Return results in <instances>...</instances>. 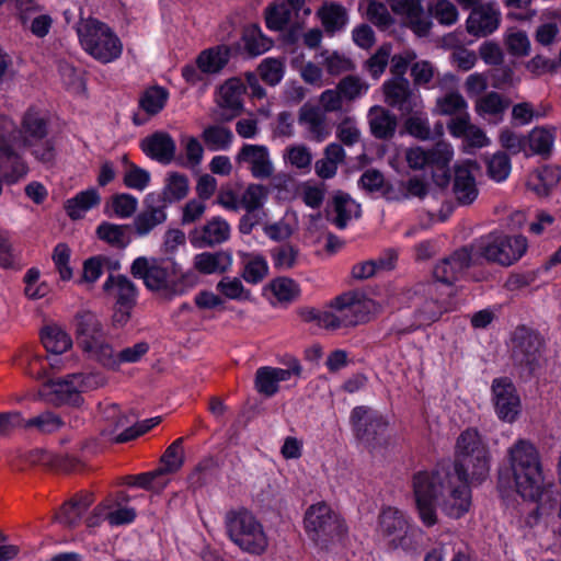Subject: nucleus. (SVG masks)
<instances>
[{"label":"nucleus","instance_id":"obj_2","mask_svg":"<svg viewBox=\"0 0 561 561\" xmlns=\"http://www.w3.org/2000/svg\"><path fill=\"white\" fill-rule=\"evenodd\" d=\"M508 462L516 491L524 497L538 504L526 518V524L534 527L539 523L548 524L556 503L550 499V485L545 483L539 454L526 439H518L507 450Z\"/></svg>","mask_w":561,"mask_h":561},{"label":"nucleus","instance_id":"obj_3","mask_svg":"<svg viewBox=\"0 0 561 561\" xmlns=\"http://www.w3.org/2000/svg\"><path fill=\"white\" fill-rule=\"evenodd\" d=\"M130 274L141 279L149 291L159 293L167 300L185 295L197 284V275L183 271L174 256H138L130 265Z\"/></svg>","mask_w":561,"mask_h":561},{"label":"nucleus","instance_id":"obj_14","mask_svg":"<svg viewBox=\"0 0 561 561\" xmlns=\"http://www.w3.org/2000/svg\"><path fill=\"white\" fill-rule=\"evenodd\" d=\"M284 364L286 368L262 366L255 371L253 386L259 394L272 398L280 391L283 382L301 376L302 366L296 357H288Z\"/></svg>","mask_w":561,"mask_h":561},{"label":"nucleus","instance_id":"obj_32","mask_svg":"<svg viewBox=\"0 0 561 561\" xmlns=\"http://www.w3.org/2000/svg\"><path fill=\"white\" fill-rule=\"evenodd\" d=\"M187 194L188 178L179 172H169L162 192L147 194V202H154L167 208L168 205L185 198Z\"/></svg>","mask_w":561,"mask_h":561},{"label":"nucleus","instance_id":"obj_16","mask_svg":"<svg viewBox=\"0 0 561 561\" xmlns=\"http://www.w3.org/2000/svg\"><path fill=\"white\" fill-rule=\"evenodd\" d=\"M491 392L496 416L503 422L514 423L522 413V400L514 383L505 377L495 378Z\"/></svg>","mask_w":561,"mask_h":561},{"label":"nucleus","instance_id":"obj_8","mask_svg":"<svg viewBox=\"0 0 561 561\" xmlns=\"http://www.w3.org/2000/svg\"><path fill=\"white\" fill-rule=\"evenodd\" d=\"M405 161L410 169L428 172L435 182L443 185L449 178V165L455 152L451 144L438 141L426 149L422 146H414L405 149Z\"/></svg>","mask_w":561,"mask_h":561},{"label":"nucleus","instance_id":"obj_54","mask_svg":"<svg viewBox=\"0 0 561 561\" xmlns=\"http://www.w3.org/2000/svg\"><path fill=\"white\" fill-rule=\"evenodd\" d=\"M203 139L211 151L226 150L232 142L233 135L229 128L211 125L204 129Z\"/></svg>","mask_w":561,"mask_h":561},{"label":"nucleus","instance_id":"obj_31","mask_svg":"<svg viewBox=\"0 0 561 561\" xmlns=\"http://www.w3.org/2000/svg\"><path fill=\"white\" fill-rule=\"evenodd\" d=\"M447 128L455 138L465 139V151L470 152V148L479 149L490 145V139L485 133L478 126L470 123L469 115L451 118Z\"/></svg>","mask_w":561,"mask_h":561},{"label":"nucleus","instance_id":"obj_37","mask_svg":"<svg viewBox=\"0 0 561 561\" xmlns=\"http://www.w3.org/2000/svg\"><path fill=\"white\" fill-rule=\"evenodd\" d=\"M333 215L332 222L339 228L344 229L353 220L359 217L360 206L348 194L337 192L332 202Z\"/></svg>","mask_w":561,"mask_h":561},{"label":"nucleus","instance_id":"obj_4","mask_svg":"<svg viewBox=\"0 0 561 561\" xmlns=\"http://www.w3.org/2000/svg\"><path fill=\"white\" fill-rule=\"evenodd\" d=\"M379 306L358 291H347L332 299L322 310H310L308 320L327 330H339L364 323L378 312Z\"/></svg>","mask_w":561,"mask_h":561},{"label":"nucleus","instance_id":"obj_58","mask_svg":"<svg viewBox=\"0 0 561 561\" xmlns=\"http://www.w3.org/2000/svg\"><path fill=\"white\" fill-rule=\"evenodd\" d=\"M268 546V538L262 524L248 518V553L260 556Z\"/></svg>","mask_w":561,"mask_h":561},{"label":"nucleus","instance_id":"obj_13","mask_svg":"<svg viewBox=\"0 0 561 561\" xmlns=\"http://www.w3.org/2000/svg\"><path fill=\"white\" fill-rule=\"evenodd\" d=\"M16 134L15 123L0 113V168L10 167V171L4 173L8 184L16 183L28 172L25 161L14 149Z\"/></svg>","mask_w":561,"mask_h":561},{"label":"nucleus","instance_id":"obj_44","mask_svg":"<svg viewBox=\"0 0 561 561\" xmlns=\"http://www.w3.org/2000/svg\"><path fill=\"white\" fill-rule=\"evenodd\" d=\"M264 295L272 304L289 302L298 297L299 286L290 278L278 277L264 289Z\"/></svg>","mask_w":561,"mask_h":561},{"label":"nucleus","instance_id":"obj_38","mask_svg":"<svg viewBox=\"0 0 561 561\" xmlns=\"http://www.w3.org/2000/svg\"><path fill=\"white\" fill-rule=\"evenodd\" d=\"M232 264V256L229 252H202L194 256V267L201 274H221Z\"/></svg>","mask_w":561,"mask_h":561},{"label":"nucleus","instance_id":"obj_42","mask_svg":"<svg viewBox=\"0 0 561 561\" xmlns=\"http://www.w3.org/2000/svg\"><path fill=\"white\" fill-rule=\"evenodd\" d=\"M218 471V466L213 458L202 459L187 477L188 489L195 493L211 484L216 480Z\"/></svg>","mask_w":561,"mask_h":561},{"label":"nucleus","instance_id":"obj_12","mask_svg":"<svg viewBox=\"0 0 561 561\" xmlns=\"http://www.w3.org/2000/svg\"><path fill=\"white\" fill-rule=\"evenodd\" d=\"M528 248L524 236L489 234L477 241L476 253L488 261L511 265L518 261Z\"/></svg>","mask_w":561,"mask_h":561},{"label":"nucleus","instance_id":"obj_36","mask_svg":"<svg viewBox=\"0 0 561 561\" xmlns=\"http://www.w3.org/2000/svg\"><path fill=\"white\" fill-rule=\"evenodd\" d=\"M146 209L139 213L134 219L136 233L145 237L150 233L158 225L167 220L165 207L154 202H147L145 197Z\"/></svg>","mask_w":561,"mask_h":561},{"label":"nucleus","instance_id":"obj_61","mask_svg":"<svg viewBox=\"0 0 561 561\" xmlns=\"http://www.w3.org/2000/svg\"><path fill=\"white\" fill-rule=\"evenodd\" d=\"M151 181V174L146 169L140 168L134 162H128L127 170L123 176V184L130 190L142 192Z\"/></svg>","mask_w":561,"mask_h":561},{"label":"nucleus","instance_id":"obj_7","mask_svg":"<svg viewBox=\"0 0 561 561\" xmlns=\"http://www.w3.org/2000/svg\"><path fill=\"white\" fill-rule=\"evenodd\" d=\"M78 346L90 359L111 363V343L99 317L92 311H80L73 319Z\"/></svg>","mask_w":561,"mask_h":561},{"label":"nucleus","instance_id":"obj_10","mask_svg":"<svg viewBox=\"0 0 561 561\" xmlns=\"http://www.w3.org/2000/svg\"><path fill=\"white\" fill-rule=\"evenodd\" d=\"M304 527L308 537L321 547L339 540L346 531L344 520L323 502L308 507Z\"/></svg>","mask_w":561,"mask_h":561},{"label":"nucleus","instance_id":"obj_50","mask_svg":"<svg viewBox=\"0 0 561 561\" xmlns=\"http://www.w3.org/2000/svg\"><path fill=\"white\" fill-rule=\"evenodd\" d=\"M65 422L62 419L51 411H45L34 417L25 420L23 417L22 428L36 430L41 434H53L58 432Z\"/></svg>","mask_w":561,"mask_h":561},{"label":"nucleus","instance_id":"obj_59","mask_svg":"<svg viewBox=\"0 0 561 561\" xmlns=\"http://www.w3.org/2000/svg\"><path fill=\"white\" fill-rule=\"evenodd\" d=\"M70 257L71 250L67 243L59 242L55 245L51 260L62 282H69L73 276V270L70 266Z\"/></svg>","mask_w":561,"mask_h":561},{"label":"nucleus","instance_id":"obj_18","mask_svg":"<svg viewBox=\"0 0 561 561\" xmlns=\"http://www.w3.org/2000/svg\"><path fill=\"white\" fill-rule=\"evenodd\" d=\"M385 102L397 107L403 114H410L414 108H422L423 103L419 94L411 92L410 83L404 77H393L382 84Z\"/></svg>","mask_w":561,"mask_h":561},{"label":"nucleus","instance_id":"obj_33","mask_svg":"<svg viewBox=\"0 0 561 561\" xmlns=\"http://www.w3.org/2000/svg\"><path fill=\"white\" fill-rule=\"evenodd\" d=\"M100 204L101 195L99 191L95 187H90L68 198L64 204V209L71 220H79Z\"/></svg>","mask_w":561,"mask_h":561},{"label":"nucleus","instance_id":"obj_29","mask_svg":"<svg viewBox=\"0 0 561 561\" xmlns=\"http://www.w3.org/2000/svg\"><path fill=\"white\" fill-rule=\"evenodd\" d=\"M471 262L472 255L469 250L460 249L435 266L434 277L436 282L447 287L449 295L451 291V283L465 272Z\"/></svg>","mask_w":561,"mask_h":561},{"label":"nucleus","instance_id":"obj_52","mask_svg":"<svg viewBox=\"0 0 561 561\" xmlns=\"http://www.w3.org/2000/svg\"><path fill=\"white\" fill-rule=\"evenodd\" d=\"M318 15L328 32H336L347 23L346 10L336 3H327L319 11Z\"/></svg>","mask_w":561,"mask_h":561},{"label":"nucleus","instance_id":"obj_26","mask_svg":"<svg viewBox=\"0 0 561 561\" xmlns=\"http://www.w3.org/2000/svg\"><path fill=\"white\" fill-rule=\"evenodd\" d=\"M434 291H437L436 283L428 286V293L433 295ZM450 309L451 304L449 301L446 299H434L433 296H431L417 304L414 313V321L401 331L409 332L422 327H427L437 321L444 312H447Z\"/></svg>","mask_w":561,"mask_h":561},{"label":"nucleus","instance_id":"obj_1","mask_svg":"<svg viewBox=\"0 0 561 561\" xmlns=\"http://www.w3.org/2000/svg\"><path fill=\"white\" fill-rule=\"evenodd\" d=\"M470 478H458V472L419 471L412 478L415 506L421 522L427 526L437 523L436 508L450 518H461L472 503Z\"/></svg>","mask_w":561,"mask_h":561},{"label":"nucleus","instance_id":"obj_27","mask_svg":"<svg viewBox=\"0 0 561 561\" xmlns=\"http://www.w3.org/2000/svg\"><path fill=\"white\" fill-rule=\"evenodd\" d=\"M141 151L151 160L161 164H169L175 158L176 144L167 131H154L141 139Z\"/></svg>","mask_w":561,"mask_h":561},{"label":"nucleus","instance_id":"obj_35","mask_svg":"<svg viewBox=\"0 0 561 561\" xmlns=\"http://www.w3.org/2000/svg\"><path fill=\"white\" fill-rule=\"evenodd\" d=\"M230 58V47L224 44L202 50L196 57V64L204 73L220 72Z\"/></svg>","mask_w":561,"mask_h":561},{"label":"nucleus","instance_id":"obj_28","mask_svg":"<svg viewBox=\"0 0 561 561\" xmlns=\"http://www.w3.org/2000/svg\"><path fill=\"white\" fill-rule=\"evenodd\" d=\"M49 117L36 106H30L22 116L20 134L23 145H33L48 136Z\"/></svg>","mask_w":561,"mask_h":561},{"label":"nucleus","instance_id":"obj_45","mask_svg":"<svg viewBox=\"0 0 561 561\" xmlns=\"http://www.w3.org/2000/svg\"><path fill=\"white\" fill-rule=\"evenodd\" d=\"M226 533L229 539L245 551V507L230 510L225 517Z\"/></svg>","mask_w":561,"mask_h":561},{"label":"nucleus","instance_id":"obj_48","mask_svg":"<svg viewBox=\"0 0 561 561\" xmlns=\"http://www.w3.org/2000/svg\"><path fill=\"white\" fill-rule=\"evenodd\" d=\"M148 351L149 344L147 342L136 343L130 347L122 350L117 354L114 353V348L111 345V363L101 362L100 365L104 368L116 370L119 368L121 364L139 362L141 357L148 353Z\"/></svg>","mask_w":561,"mask_h":561},{"label":"nucleus","instance_id":"obj_6","mask_svg":"<svg viewBox=\"0 0 561 561\" xmlns=\"http://www.w3.org/2000/svg\"><path fill=\"white\" fill-rule=\"evenodd\" d=\"M77 33L82 48L103 64L114 61L122 55L121 39L104 22L89 19L78 27Z\"/></svg>","mask_w":561,"mask_h":561},{"label":"nucleus","instance_id":"obj_30","mask_svg":"<svg viewBox=\"0 0 561 561\" xmlns=\"http://www.w3.org/2000/svg\"><path fill=\"white\" fill-rule=\"evenodd\" d=\"M103 290L115 298L116 306L133 309L137 304L139 289L126 275L110 274L103 283Z\"/></svg>","mask_w":561,"mask_h":561},{"label":"nucleus","instance_id":"obj_5","mask_svg":"<svg viewBox=\"0 0 561 561\" xmlns=\"http://www.w3.org/2000/svg\"><path fill=\"white\" fill-rule=\"evenodd\" d=\"M490 454L477 430L463 431L456 442L455 472L458 478H470L472 482H482L489 476Z\"/></svg>","mask_w":561,"mask_h":561},{"label":"nucleus","instance_id":"obj_64","mask_svg":"<svg viewBox=\"0 0 561 561\" xmlns=\"http://www.w3.org/2000/svg\"><path fill=\"white\" fill-rule=\"evenodd\" d=\"M420 110H413L414 114L405 121V128L411 136L421 140H428L432 138L428 118Z\"/></svg>","mask_w":561,"mask_h":561},{"label":"nucleus","instance_id":"obj_60","mask_svg":"<svg viewBox=\"0 0 561 561\" xmlns=\"http://www.w3.org/2000/svg\"><path fill=\"white\" fill-rule=\"evenodd\" d=\"M504 42L508 51L514 56H527L530 51V41L527 33L517 27L506 30Z\"/></svg>","mask_w":561,"mask_h":561},{"label":"nucleus","instance_id":"obj_19","mask_svg":"<svg viewBox=\"0 0 561 561\" xmlns=\"http://www.w3.org/2000/svg\"><path fill=\"white\" fill-rule=\"evenodd\" d=\"M245 93V84L238 78H230L218 88L216 102L220 108L216 118L221 122H230L242 113V94Z\"/></svg>","mask_w":561,"mask_h":561},{"label":"nucleus","instance_id":"obj_34","mask_svg":"<svg viewBox=\"0 0 561 561\" xmlns=\"http://www.w3.org/2000/svg\"><path fill=\"white\" fill-rule=\"evenodd\" d=\"M561 171L551 165H547L533 171L526 181L529 191L539 197L548 196L551 190L559 183Z\"/></svg>","mask_w":561,"mask_h":561},{"label":"nucleus","instance_id":"obj_22","mask_svg":"<svg viewBox=\"0 0 561 561\" xmlns=\"http://www.w3.org/2000/svg\"><path fill=\"white\" fill-rule=\"evenodd\" d=\"M95 385V375L71 374L56 383L55 393L62 403L78 408L83 403L81 392L94 388Z\"/></svg>","mask_w":561,"mask_h":561},{"label":"nucleus","instance_id":"obj_63","mask_svg":"<svg viewBox=\"0 0 561 561\" xmlns=\"http://www.w3.org/2000/svg\"><path fill=\"white\" fill-rule=\"evenodd\" d=\"M549 111V106L547 105H533L527 102L518 103L514 105L512 110L513 119L518 125H527L529 124L534 118L542 117L545 116Z\"/></svg>","mask_w":561,"mask_h":561},{"label":"nucleus","instance_id":"obj_24","mask_svg":"<svg viewBox=\"0 0 561 561\" xmlns=\"http://www.w3.org/2000/svg\"><path fill=\"white\" fill-rule=\"evenodd\" d=\"M478 170L479 165L472 160H466L455 165L453 193L460 205H470L477 199L479 190L473 171Z\"/></svg>","mask_w":561,"mask_h":561},{"label":"nucleus","instance_id":"obj_43","mask_svg":"<svg viewBox=\"0 0 561 561\" xmlns=\"http://www.w3.org/2000/svg\"><path fill=\"white\" fill-rule=\"evenodd\" d=\"M41 342L47 353L59 355L72 346L70 335L57 325H46L41 331Z\"/></svg>","mask_w":561,"mask_h":561},{"label":"nucleus","instance_id":"obj_17","mask_svg":"<svg viewBox=\"0 0 561 561\" xmlns=\"http://www.w3.org/2000/svg\"><path fill=\"white\" fill-rule=\"evenodd\" d=\"M16 11V20L25 32H30L36 38L46 37L54 20L50 14L42 13L43 7L36 0H13Z\"/></svg>","mask_w":561,"mask_h":561},{"label":"nucleus","instance_id":"obj_62","mask_svg":"<svg viewBox=\"0 0 561 561\" xmlns=\"http://www.w3.org/2000/svg\"><path fill=\"white\" fill-rule=\"evenodd\" d=\"M337 88L344 101H354L368 92L369 84L359 77L347 76L339 82Z\"/></svg>","mask_w":561,"mask_h":561},{"label":"nucleus","instance_id":"obj_47","mask_svg":"<svg viewBox=\"0 0 561 561\" xmlns=\"http://www.w3.org/2000/svg\"><path fill=\"white\" fill-rule=\"evenodd\" d=\"M248 164H250L252 175L257 179L270 178L274 171L268 151L263 146L248 145Z\"/></svg>","mask_w":561,"mask_h":561},{"label":"nucleus","instance_id":"obj_39","mask_svg":"<svg viewBox=\"0 0 561 561\" xmlns=\"http://www.w3.org/2000/svg\"><path fill=\"white\" fill-rule=\"evenodd\" d=\"M371 134L380 139L391 137L397 128V117L382 106L375 105L368 112Z\"/></svg>","mask_w":561,"mask_h":561},{"label":"nucleus","instance_id":"obj_9","mask_svg":"<svg viewBox=\"0 0 561 561\" xmlns=\"http://www.w3.org/2000/svg\"><path fill=\"white\" fill-rule=\"evenodd\" d=\"M378 535L393 549L415 551L420 546L421 528L410 524L404 512L385 507L378 518Z\"/></svg>","mask_w":561,"mask_h":561},{"label":"nucleus","instance_id":"obj_53","mask_svg":"<svg viewBox=\"0 0 561 561\" xmlns=\"http://www.w3.org/2000/svg\"><path fill=\"white\" fill-rule=\"evenodd\" d=\"M138 207V199L129 193H116L111 197L107 203L104 213L107 214V208H111L112 214L117 218H129L131 217Z\"/></svg>","mask_w":561,"mask_h":561},{"label":"nucleus","instance_id":"obj_25","mask_svg":"<svg viewBox=\"0 0 561 561\" xmlns=\"http://www.w3.org/2000/svg\"><path fill=\"white\" fill-rule=\"evenodd\" d=\"M230 237V226L220 216L213 217L202 228H195L188 233L193 248L204 249L221 244Z\"/></svg>","mask_w":561,"mask_h":561},{"label":"nucleus","instance_id":"obj_20","mask_svg":"<svg viewBox=\"0 0 561 561\" xmlns=\"http://www.w3.org/2000/svg\"><path fill=\"white\" fill-rule=\"evenodd\" d=\"M389 3L392 11L415 35L422 37L430 33L432 21L419 0H389Z\"/></svg>","mask_w":561,"mask_h":561},{"label":"nucleus","instance_id":"obj_23","mask_svg":"<svg viewBox=\"0 0 561 561\" xmlns=\"http://www.w3.org/2000/svg\"><path fill=\"white\" fill-rule=\"evenodd\" d=\"M543 350V341L539 334L520 328L514 333L513 355L517 362L529 366L531 369L538 365Z\"/></svg>","mask_w":561,"mask_h":561},{"label":"nucleus","instance_id":"obj_21","mask_svg":"<svg viewBox=\"0 0 561 561\" xmlns=\"http://www.w3.org/2000/svg\"><path fill=\"white\" fill-rule=\"evenodd\" d=\"M501 23V11L496 2L477 5L470 12L466 26L470 35L484 37L495 32Z\"/></svg>","mask_w":561,"mask_h":561},{"label":"nucleus","instance_id":"obj_57","mask_svg":"<svg viewBox=\"0 0 561 561\" xmlns=\"http://www.w3.org/2000/svg\"><path fill=\"white\" fill-rule=\"evenodd\" d=\"M506 107V102L496 92L479 98L476 104L477 113L483 118L501 116Z\"/></svg>","mask_w":561,"mask_h":561},{"label":"nucleus","instance_id":"obj_55","mask_svg":"<svg viewBox=\"0 0 561 561\" xmlns=\"http://www.w3.org/2000/svg\"><path fill=\"white\" fill-rule=\"evenodd\" d=\"M24 147L30 149L31 156L35 159L36 162L41 163L45 168H51L56 162L57 149L56 141L54 138H45L38 142H34L33 145H24Z\"/></svg>","mask_w":561,"mask_h":561},{"label":"nucleus","instance_id":"obj_41","mask_svg":"<svg viewBox=\"0 0 561 561\" xmlns=\"http://www.w3.org/2000/svg\"><path fill=\"white\" fill-rule=\"evenodd\" d=\"M299 123L318 141H322L329 136L324 113L319 107L304 105L300 110Z\"/></svg>","mask_w":561,"mask_h":561},{"label":"nucleus","instance_id":"obj_40","mask_svg":"<svg viewBox=\"0 0 561 561\" xmlns=\"http://www.w3.org/2000/svg\"><path fill=\"white\" fill-rule=\"evenodd\" d=\"M129 225H117L110 221H102L96 227V237L113 248L124 250L131 242Z\"/></svg>","mask_w":561,"mask_h":561},{"label":"nucleus","instance_id":"obj_46","mask_svg":"<svg viewBox=\"0 0 561 561\" xmlns=\"http://www.w3.org/2000/svg\"><path fill=\"white\" fill-rule=\"evenodd\" d=\"M556 140V131L553 128L536 127L534 128L526 139V154H541L550 153Z\"/></svg>","mask_w":561,"mask_h":561},{"label":"nucleus","instance_id":"obj_56","mask_svg":"<svg viewBox=\"0 0 561 561\" xmlns=\"http://www.w3.org/2000/svg\"><path fill=\"white\" fill-rule=\"evenodd\" d=\"M168 91L161 87L146 90L139 99V107L149 115L160 113L168 100Z\"/></svg>","mask_w":561,"mask_h":561},{"label":"nucleus","instance_id":"obj_11","mask_svg":"<svg viewBox=\"0 0 561 561\" xmlns=\"http://www.w3.org/2000/svg\"><path fill=\"white\" fill-rule=\"evenodd\" d=\"M267 197V190L262 185L248 186V226L254 227L262 225L264 233L274 241L288 239L296 227L295 218L286 214L274 224H265L266 214L259 208L264 204Z\"/></svg>","mask_w":561,"mask_h":561},{"label":"nucleus","instance_id":"obj_15","mask_svg":"<svg viewBox=\"0 0 561 561\" xmlns=\"http://www.w3.org/2000/svg\"><path fill=\"white\" fill-rule=\"evenodd\" d=\"M351 423L356 437L368 446L375 447L386 439L388 422L376 411L356 407L352 411Z\"/></svg>","mask_w":561,"mask_h":561},{"label":"nucleus","instance_id":"obj_49","mask_svg":"<svg viewBox=\"0 0 561 561\" xmlns=\"http://www.w3.org/2000/svg\"><path fill=\"white\" fill-rule=\"evenodd\" d=\"M184 437L176 438L171 445L167 447L161 456V466L157 468V472L164 474H172L178 472L184 465Z\"/></svg>","mask_w":561,"mask_h":561},{"label":"nucleus","instance_id":"obj_51","mask_svg":"<svg viewBox=\"0 0 561 561\" xmlns=\"http://www.w3.org/2000/svg\"><path fill=\"white\" fill-rule=\"evenodd\" d=\"M436 113L460 117L468 114V103L459 92H448L436 101Z\"/></svg>","mask_w":561,"mask_h":561}]
</instances>
